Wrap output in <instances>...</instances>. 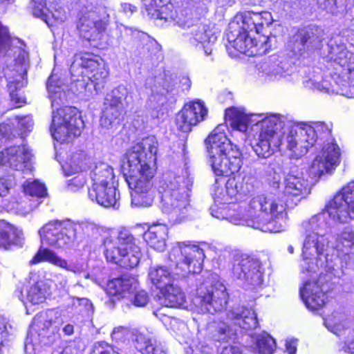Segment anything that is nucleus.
<instances>
[{
    "label": "nucleus",
    "instance_id": "nucleus-1",
    "mask_svg": "<svg viewBox=\"0 0 354 354\" xmlns=\"http://www.w3.org/2000/svg\"><path fill=\"white\" fill-rule=\"evenodd\" d=\"M354 219V181L348 183L326 205L319 213L304 221L301 225L304 236L301 266V298L310 310L321 308L330 290L332 267L328 259L332 223H346Z\"/></svg>",
    "mask_w": 354,
    "mask_h": 354
},
{
    "label": "nucleus",
    "instance_id": "nucleus-2",
    "mask_svg": "<svg viewBox=\"0 0 354 354\" xmlns=\"http://www.w3.org/2000/svg\"><path fill=\"white\" fill-rule=\"evenodd\" d=\"M283 119L280 114L270 113L260 121L261 131L252 146L259 157L267 158L277 151H288L290 158L299 159L318 145L322 150L312 161L309 175L317 178L335 169L341 153L332 137L331 123L297 122L282 131Z\"/></svg>",
    "mask_w": 354,
    "mask_h": 354
},
{
    "label": "nucleus",
    "instance_id": "nucleus-3",
    "mask_svg": "<svg viewBox=\"0 0 354 354\" xmlns=\"http://www.w3.org/2000/svg\"><path fill=\"white\" fill-rule=\"evenodd\" d=\"M158 148L156 138L148 136L129 147L122 158V171L134 207H149L153 202L152 178L156 169Z\"/></svg>",
    "mask_w": 354,
    "mask_h": 354
},
{
    "label": "nucleus",
    "instance_id": "nucleus-4",
    "mask_svg": "<svg viewBox=\"0 0 354 354\" xmlns=\"http://www.w3.org/2000/svg\"><path fill=\"white\" fill-rule=\"evenodd\" d=\"M273 21L272 14L268 11L253 12L245 10L239 12L230 22L226 32L228 44L227 51L231 48L249 57L266 53L275 41V37L261 36L259 43L256 41L251 33H260L264 26Z\"/></svg>",
    "mask_w": 354,
    "mask_h": 354
},
{
    "label": "nucleus",
    "instance_id": "nucleus-5",
    "mask_svg": "<svg viewBox=\"0 0 354 354\" xmlns=\"http://www.w3.org/2000/svg\"><path fill=\"white\" fill-rule=\"evenodd\" d=\"M327 60L333 63L337 72L330 81L323 80L319 69L313 71L304 81L306 87L326 93L354 97V55L342 42L330 40L328 44Z\"/></svg>",
    "mask_w": 354,
    "mask_h": 354
},
{
    "label": "nucleus",
    "instance_id": "nucleus-6",
    "mask_svg": "<svg viewBox=\"0 0 354 354\" xmlns=\"http://www.w3.org/2000/svg\"><path fill=\"white\" fill-rule=\"evenodd\" d=\"M46 88L53 109L51 135L61 143L70 142L81 134L83 121L77 109L64 106L68 100L69 93L66 91V86L57 76H50Z\"/></svg>",
    "mask_w": 354,
    "mask_h": 354
},
{
    "label": "nucleus",
    "instance_id": "nucleus-7",
    "mask_svg": "<svg viewBox=\"0 0 354 354\" xmlns=\"http://www.w3.org/2000/svg\"><path fill=\"white\" fill-rule=\"evenodd\" d=\"M7 54L3 74L8 82L11 101L16 107L26 104V98L20 92L27 84L26 78L30 66L29 54L19 40L10 43L8 29L0 22V53Z\"/></svg>",
    "mask_w": 354,
    "mask_h": 354
},
{
    "label": "nucleus",
    "instance_id": "nucleus-8",
    "mask_svg": "<svg viewBox=\"0 0 354 354\" xmlns=\"http://www.w3.org/2000/svg\"><path fill=\"white\" fill-rule=\"evenodd\" d=\"M169 258L176 263V269L180 272L173 274L164 266H151L149 270V279L160 290L175 284L176 276L185 277L189 274L200 273L205 254L203 250L198 245L181 242L171 249Z\"/></svg>",
    "mask_w": 354,
    "mask_h": 354
},
{
    "label": "nucleus",
    "instance_id": "nucleus-9",
    "mask_svg": "<svg viewBox=\"0 0 354 354\" xmlns=\"http://www.w3.org/2000/svg\"><path fill=\"white\" fill-rule=\"evenodd\" d=\"M285 207L274 196L258 195L249 202L247 214L243 219L229 215L226 220L236 225H246L264 232H280L286 227Z\"/></svg>",
    "mask_w": 354,
    "mask_h": 354
},
{
    "label": "nucleus",
    "instance_id": "nucleus-10",
    "mask_svg": "<svg viewBox=\"0 0 354 354\" xmlns=\"http://www.w3.org/2000/svg\"><path fill=\"white\" fill-rule=\"evenodd\" d=\"M71 88L73 93L89 96L92 88L96 91L104 87L108 71L93 55L79 54L74 56L71 65Z\"/></svg>",
    "mask_w": 354,
    "mask_h": 354
},
{
    "label": "nucleus",
    "instance_id": "nucleus-11",
    "mask_svg": "<svg viewBox=\"0 0 354 354\" xmlns=\"http://www.w3.org/2000/svg\"><path fill=\"white\" fill-rule=\"evenodd\" d=\"M242 165L241 153L237 147L227 138L223 140V176H230L225 183L226 196L224 199L228 203H233L239 193L248 194L253 191L255 178L251 174L241 177L234 175Z\"/></svg>",
    "mask_w": 354,
    "mask_h": 354
},
{
    "label": "nucleus",
    "instance_id": "nucleus-12",
    "mask_svg": "<svg viewBox=\"0 0 354 354\" xmlns=\"http://www.w3.org/2000/svg\"><path fill=\"white\" fill-rule=\"evenodd\" d=\"M138 242L126 229L111 232L103 241L106 260L127 269L136 267L142 257Z\"/></svg>",
    "mask_w": 354,
    "mask_h": 354
},
{
    "label": "nucleus",
    "instance_id": "nucleus-13",
    "mask_svg": "<svg viewBox=\"0 0 354 354\" xmlns=\"http://www.w3.org/2000/svg\"><path fill=\"white\" fill-rule=\"evenodd\" d=\"M79 229L88 237H94L100 233V229L92 223L77 224L71 221H52L39 229V234L42 244L65 249L73 245Z\"/></svg>",
    "mask_w": 354,
    "mask_h": 354
},
{
    "label": "nucleus",
    "instance_id": "nucleus-14",
    "mask_svg": "<svg viewBox=\"0 0 354 354\" xmlns=\"http://www.w3.org/2000/svg\"><path fill=\"white\" fill-rule=\"evenodd\" d=\"M224 268L240 280L245 288L254 289L263 281V270L261 262L247 255L241 254L236 250L225 248L223 251Z\"/></svg>",
    "mask_w": 354,
    "mask_h": 354
},
{
    "label": "nucleus",
    "instance_id": "nucleus-15",
    "mask_svg": "<svg viewBox=\"0 0 354 354\" xmlns=\"http://www.w3.org/2000/svg\"><path fill=\"white\" fill-rule=\"evenodd\" d=\"M183 177L169 174L160 183L158 191L160 194V208L168 215L171 224L182 221V214L189 205L188 194L185 187L181 183Z\"/></svg>",
    "mask_w": 354,
    "mask_h": 354
},
{
    "label": "nucleus",
    "instance_id": "nucleus-16",
    "mask_svg": "<svg viewBox=\"0 0 354 354\" xmlns=\"http://www.w3.org/2000/svg\"><path fill=\"white\" fill-rule=\"evenodd\" d=\"M209 157V163L216 176L214 183L210 187V194L214 204L210 207V214L213 217L219 218L221 215L219 205L221 204L220 176H221V129L217 126L205 140Z\"/></svg>",
    "mask_w": 354,
    "mask_h": 354
},
{
    "label": "nucleus",
    "instance_id": "nucleus-17",
    "mask_svg": "<svg viewBox=\"0 0 354 354\" xmlns=\"http://www.w3.org/2000/svg\"><path fill=\"white\" fill-rule=\"evenodd\" d=\"M97 0H79L82 16L78 28L82 37L88 41L100 39L107 26V21L100 19L96 12Z\"/></svg>",
    "mask_w": 354,
    "mask_h": 354
},
{
    "label": "nucleus",
    "instance_id": "nucleus-18",
    "mask_svg": "<svg viewBox=\"0 0 354 354\" xmlns=\"http://www.w3.org/2000/svg\"><path fill=\"white\" fill-rule=\"evenodd\" d=\"M138 280L133 277L123 276L109 281L107 283V292L113 296L128 298L136 307H144L149 302L147 292L143 290H138Z\"/></svg>",
    "mask_w": 354,
    "mask_h": 354
},
{
    "label": "nucleus",
    "instance_id": "nucleus-19",
    "mask_svg": "<svg viewBox=\"0 0 354 354\" xmlns=\"http://www.w3.org/2000/svg\"><path fill=\"white\" fill-rule=\"evenodd\" d=\"M324 38L323 30L310 26L299 30L288 42V47L295 54L301 53L306 48H317Z\"/></svg>",
    "mask_w": 354,
    "mask_h": 354
},
{
    "label": "nucleus",
    "instance_id": "nucleus-20",
    "mask_svg": "<svg viewBox=\"0 0 354 354\" xmlns=\"http://www.w3.org/2000/svg\"><path fill=\"white\" fill-rule=\"evenodd\" d=\"M207 110L199 100L186 104L177 114L176 123L178 129L183 132H189L193 126L205 119Z\"/></svg>",
    "mask_w": 354,
    "mask_h": 354
},
{
    "label": "nucleus",
    "instance_id": "nucleus-21",
    "mask_svg": "<svg viewBox=\"0 0 354 354\" xmlns=\"http://www.w3.org/2000/svg\"><path fill=\"white\" fill-rule=\"evenodd\" d=\"M31 157L27 146L10 147L0 153V167L6 166L19 171L30 170Z\"/></svg>",
    "mask_w": 354,
    "mask_h": 354
},
{
    "label": "nucleus",
    "instance_id": "nucleus-22",
    "mask_svg": "<svg viewBox=\"0 0 354 354\" xmlns=\"http://www.w3.org/2000/svg\"><path fill=\"white\" fill-rule=\"evenodd\" d=\"M284 194L297 204L310 192L308 180L301 172L291 171L284 179Z\"/></svg>",
    "mask_w": 354,
    "mask_h": 354
},
{
    "label": "nucleus",
    "instance_id": "nucleus-23",
    "mask_svg": "<svg viewBox=\"0 0 354 354\" xmlns=\"http://www.w3.org/2000/svg\"><path fill=\"white\" fill-rule=\"evenodd\" d=\"M270 114L247 115L242 109L231 107L225 110V121L227 125L230 126L233 129L244 133L247 131L250 123L255 122L261 129L260 121Z\"/></svg>",
    "mask_w": 354,
    "mask_h": 354
},
{
    "label": "nucleus",
    "instance_id": "nucleus-24",
    "mask_svg": "<svg viewBox=\"0 0 354 354\" xmlns=\"http://www.w3.org/2000/svg\"><path fill=\"white\" fill-rule=\"evenodd\" d=\"M89 198L104 207L119 206L120 194L115 184L91 186L88 192Z\"/></svg>",
    "mask_w": 354,
    "mask_h": 354
},
{
    "label": "nucleus",
    "instance_id": "nucleus-25",
    "mask_svg": "<svg viewBox=\"0 0 354 354\" xmlns=\"http://www.w3.org/2000/svg\"><path fill=\"white\" fill-rule=\"evenodd\" d=\"M226 317L244 330L255 328L258 326L257 314L252 309L245 308L243 306H230L229 302H225Z\"/></svg>",
    "mask_w": 354,
    "mask_h": 354
},
{
    "label": "nucleus",
    "instance_id": "nucleus-26",
    "mask_svg": "<svg viewBox=\"0 0 354 354\" xmlns=\"http://www.w3.org/2000/svg\"><path fill=\"white\" fill-rule=\"evenodd\" d=\"M115 94L118 91H111L104 99V109L100 118V124L104 128H109L118 120L121 114L122 102Z\"/></svg>",
    "mask_w": 354,
    "mask_h": 354
},
{
    "label": "nucleus",
    "instance_id": "nucleus-27",
    "mask_svg": "<svg viewBox=\"0 0 354 354\" xmlns=\"http://www.w3.org/2000/svg\"><path fill=\"white\" fill-rule=\"evenodd\" d=\"M25 238L21 230L0 220V248L10 250L12 246L21 247Z\"/></svg>",
    "mask_w": 354,
    "mask_h": 354
},
{
    "label": "nucleus",
    "instance_id": "nucleus-28",
    "mask_svg": "<svg viewBox=\"0 0 354 354\" xmlns=\"http://www.w3.org/2000/svg\"><path fill=\"white\" fill-rule=\"evenodd\" d=\"M136 348L141 354H166L161 343L147 331H136L134 334Z\"/></svg>",
    "mask_w": 354,
    "mask_h": 354
},
{
    "label": "nucleus",
    "instance_id": "nucleus-29",
    "mask_svg": "<svg viewBox=\"0 0 354 354\" xmlns=\"http://www.w3.org/2000/svg\"><path fill=\"white\" fill-rule=\"evenodd\" d=\"M168 228L166 225L156 223L150 226L143 234L144 240L154 250L162 252L166 248Z\"/></svg>",
    "mask_w": 354,
    "mask_h": 354
},
{
    "label": "nucleus",
    "instance_id": "nucleus-30",
    "mask_svg": "<svg viewBox=\"0 0 354 354\" xmlns=\"http://www.w3.org/2000/svg\"><path fill=\"white\" fill-rule=\"evenodd\" d=\"M171 86L167 81L160 77H156L154 84L151 87V93L149 96L147 105L151 109H160L167 102V93Z\"/></svg>",
    "mask_w": 354,
    "mask_h": 354
},
{
    "label": "nucleus",
    "instance_id": "nucleus-31",
    "mask_svg": "<svg viewBox=\"0 0 354 354\" xmlns=\"http://www.w3.org/2000/svg\"><path fill=\"white\" fill-rule=\"evenodd\" d=\"M173 8L169 0H151L147 7V12L151 18L164 23L173 19Z\"/></svg>",
    "mask_w": 354,
    "mask_h": 354
},
{
    "label": "nucleus",
    "instance_id": "nucleus-32",
    "mask_svg": "<svg viewBox=\"0 0 354 354\" xmlns=\"http://www.w3.org/2000/svg\"><path fill=\"white\" fill-rule=\"evenodd\" d=\"M158 300L166 307L180 308L184 306L185 297L180 288L174 284L160 290Z\"/></svg>",
    "mask_w": 354,
    "mask_h": 354
},
{
    "label": "nucleus",
    "instance_id": "nucleus-33",
    "mask_svg": "<svg viewBox=\"0 0 354 354\" xmlns=\"http://www.w3.org/2000/svg\"><path fill=\"white\" fill-rule=\"evenodd\" d=\"M42 261L50 263L68 271L75 272L74 266L68 265L67 261L58 256L55 251L40 247L30 261V263L36 264Z\"/></svg>",
    "mask_w": 354,
    "mask_h": 354
},
{
    "label": "nucleus",
    "instance_id": "nucleus-34",
    "mask_svg": "<svg viewBox=\"0 0 354 354\" xmlns=\"http://www.w3.org/2000/svg\"><path fill=\"white\" fill-rule=\"evenodd\" d=\"M92 186L115 184L113 168L105 162H98L90 173Z\"/></svg>",
    "mask_w": 354,
    "mask_h": 354
},
{
    "label": "nucleus",
    "instance_id": "nucleus-35",
    "mask_svg": "<svg viewBox=\"0 0 354 354\" xmlns=\"http://www.w3.org/2000/svg\"><path fill=\"white\" fill-rule=\"evenodd\" d=\"M86 167V157L82 151L71 153L62 165L66 176H70L84 170Z\"/></svg>",
    "mask_w": 354,
    "mask_h": 354
},
{
    "label": "nucleus",
    "instance_id": "nucleus-36",
    "mask_svg": "<svg viewBox=\"0 0 354 354\" xmlns=\"http://www.w3.org/2000/svg\"><path fill=\"white\" fill-rule=\"evenodd\" d=\"M216 40V37L205 25H200L193 28L192 37L189 39L190 43L198 48H205V44L214 43Z\"/></svg>",
    "mask_w": 354,
    "mask_h": 354
},
{
    "label": "nucleus",
    "instance_id": "nucleus-37",
    "mask_svg": "<svg viewBox=\"0 0 354 354\" xmlns=\"http://www.w3.org/2000/svg\"><path fill=\"white\" fill-rule=\"evenodd\" d=\"M35 322L41 324L43 328L50 330L52 333H56L59 330L63 323L60 313L57 310H48V311L40 314L35 319Z\"/></svg>",
    "mask_w": 354,
    "mask_h": 354
},
{
    "label": "nucleus",
    "instance_id": "nucleus-38",
    "mask_svg": "<svg viewBox=\"0 0 354 354\" xmlns=\"http://www.w3.org/2000/svg\"><path fill=\"white\" fill-rule=\"evenodd\" d=\"M346 320L345 313L342 310H337L328 315L324 319V323L329 331L339 335L346 328Z\"/></svg>",
    "mask_w": 354,
    "mask_h": 354
},
{
    "label": "nucleus",
    "instance_id": "nucleus-39",
    "mask_svg": "<svg viewBox=\"0 0 354 354\" xmlns=\"http://www.w3.org/2000/svg\"><path fill=\"white\" fill-rule=\"evenodd\" d=\"M280 64L281 62L276 63L272 62V59L266 61L259 65L258 68L259 74H261V77L269 80H275L284 77L286 75V72Z\"/></svg>",
    "mask_w": 354,
    "mask_h": 354
},
{
    "label": "nucleus",
    "instance_id": "nucleus-40",
    "mask_svg": "<svg viewBox=\"0 0 354 354\" xmlns=\"http://www.w3.org/2000/svg\"><path fill=\"white\" fill-rule=\"evenodd\" d=\"M254 348L259 354H272L276 348L274 339L267 333L262 332L252 336Z\"/></svg>",
    "mask_w": 354,
    "mask_h": 354
},
{
    "label": "nucleus",
    "instance_id": "nucleus-41",
    "mask_svg": "<svg viewBox=\"0 0 354 354\" xmlns=\"http://www.w3.org/2000/svg\"><path fill=\"white\" fill-rule=\"evenodd\" d=\"M50 295L48 286L43 281L37 282L27 292V300L32 304L43 303Z\"/></svg>",
    "mask_w": 354,
    "mask_h": 354
},
{
    "label": "nucleus",
    "instance_id": "nucleus-42",
    "mask_svg": "<svg viewBox=\"0 0 354 354\" xmlns=\"http://www.w3.org/2000/svg\"><path fill=\"white\" fill-rule=\"evenodd\" d=\"M32 12L34 16L40 17L46 21L48 26H53V23L50 17L52 16L55 21H62L63 18L59 17L55 13L49 12L46 7L45 0H32Z\"/></svg>",
    "mask_w": 354,
    "mask_h": 354
},
{
    "label": "nucleus",
    "instance_id": "nucleus-43",
    "mask_svg": "<svg viewBox=\"0 0 354 354\" xmlns=\"http://www.w3.org/2000/svg\"><path fill=\"white\" fill-rule=\"evenodd\" d=\"M23 188L24 193L31 196L42 198L47 195L45 185L37 180L27 181Z\"/></svg>",
    "mask_w": 354,
    "mask_h": 354
},
{
    "label": "nucleus",
    "instance_id": "nucleus-44",
    "mask_svg": "<svg viewBox=\"0 0 354 354\" xmlns=\"http://www.w3.org/2000/svg\"><path fill=\"white\" fill-rule=\"evenodd\" d=\"M201 310L205 313L214 314L221 310V304L218 301L214 300L213 293H209L207 296L201 299Z\"/></svg>",
    "mask_w": 354,
    "mask_h": 354
},
{
    "label": "nucleus",
    "instance_id": "nucleus-45",
    "mask_svg": "<svg viewBox=\"0 0 354 354\" xmlns=\"http://www.w3.org/2000/svg\"><path fill=\"white\" fill-rule=\"evenodd\" d=\"M13 334V329L5 318H0V346L10 339Z\"/></svg>",
    "mask_w": 354,
    "mask_h": 354
},
{
    "label": "nucleus",
    "instance_id": "nucleus-46",
    "mask_svg": "<svg viewBox=\"0 0 354 354\" xmlns=\"http://www.w3.org/2000/svg\"><path fill=\"white\" fill-rule=\"evenodd\" d=\"M93 352V354H119L114 346L105 342L95 343Z\"/></svg>",
    "mask_w": 354,
    "mask_h": 354
},
{
    "label": "nucleus",
    "instance_id": "nucleus-47",
    "mask_svg": "<svg viewBox=\"0 0 354 354\" xmlns=\"http://www.w3.org/2000/svg\"><path fill=\"white\" fill-rule=\"evenodd\" d=\"M86 184V177L83 174H78L76 176L67 182L68 189L72 192H77L84 187Z\"/></svg>",
    "mask_w": 354,
    "mask_h": 354
},
{
    "label": "nucleus",
    "instance_id": "nucleus-48",
    "mask_svg": "<svg viewBox=\"0 0 354 354\" xmlns=\"http://www.w3.org/2000/svg\"><path fill=\"white\" fill-rule=\"evenodd\" d=\"M339 348L348 354H354V329L350 330L346 339L339 344Z\"/></svg>",
    "mask_w": 354,
    "mask_h": 354
},
{
    "label": "nucleus",
    "instance_id": "nucleus-49",
    "mask_svg": "<svg viewBox=\"0 0 354 354\" xmlns=\"http://www.w3.org/2000/svg\"><path fill=\"white\" fill-rule=\"evenodd\" d=\"M17 120H18V127L22 133L30 131L32 129L34 122L30 115L17 117Z\"/></svg>",
    "mask_w": 354,
    "mask_h": 354
},
{
    "label": "nucleus",
    "instance_id": "nucleus-50",
    "mask_svg": "<svg viewBox=\"0 0 354 354\" xmlns=\"http://www.w3.org/2000/svg\"><path fill=\"white\" fill-rule=\"evenodd\" d=\"M13 185V178L11 176H0V196H6Z\"/></svg>",
    "mask_w": 354,
    "mask_h": 354
},
{
    "label": "nucleus",
    "instance_id": "nucleus-51",
    "mask_svg": "<svg viewBox=\"0 0 354 354\" xmlns=\"http://www.w3.org/2000/svg\"><path fill=\"white\" fill-rule=\"evenodd\" d=\"M112 91H118L119 94H115L117 95L118 98L122 102H126L127 103H129V101L128 100V89L124 86H119L117 88H115Z\"/></svg>",
    "mask_w": 354,
    "mask_h": 354
},
{
    "label": "nucleus",
    "instance_id": "nucleus-52",
    "mask_svg": "<svg viewBox=\"0 0 354 354\" xmlns=\"http://www.w3.org/2000/svg\"><path fill=\"white\" fill-rule=\"evenodd\" d=\"M223 354H243L241 348L239 346L230 345L223 348Z\"/></svg>",
    "mask_w": 354,
    "mask_h": 354
},
{
    "label": "nucleus",
    "instance_id": "nucleus-53",
    "mask_svg": "<svg viewBox=\"0 0 354 354\" xmlns=\"http://www.w3.org/2000/svg\"><path fill=\"white\" fill-rule=\"evenodd\" d=\"M286 349L288 354H295L297 351V339H287Z\"/></svg>",
    "mask_w": 354,
    "mask_h": 354
},
{
    "label": "nucleus",
    "instance_id": "nucleus-54",
    "mask_svg": "<svg viewBox=\"0 0 354 354\" xmlns=\"http://www.w3.org/2000/svg\"><path fill=\"white\" fill-rule=\"evenodd\" d=\"M126 330L127 329L122 326L115 328L111 333V337L113 339H120L122 337Z\"/></svg>",
    "mask_w": 354,
    "mask_h": 354
},
{
    "label": "nucleus",
    "instance_id": "nucleus-55",
    "mask_svg": "<svg viewBox=\"0 0 354 354\" xmlns=\"http://www.w3.org/2000/svg\"><path fill=\"white\" fill-rule=\"evenodd\" d=\"M11 130V127L9 124H0V136L3 137L10 138V131Z\"/></svg>",
    "mask_w": 354,
    "mask_h": 354
},
{
    "label": "nucleus",
    "instance_id": "nucleus-56",
    "mask_svg": "<svg viewBox=\"0 0 354 354\" xmlns=\"http://www.w3.org/2000/svg\"><path fill=\"white\" fill-rule=\"evenodd\" d=\"M224 335H225V337H223V341L224 339H225L227 337L229 338V339L231 340L234 344L235 343V340L236 339V330L230 328V327L227 326V332Z\"/></svg>",
    "mask_w": 354,
    "mask_h": 354
},
{
    "label": "nucleus",
    "instance_id": "nucleus-57",
    "mask_svg": "<svg viewBox=\"0 0 354 354\" xmlns=\"http://www.w3.org/2000/svg\"><path fill=\"white\" fill-rule=\"evenodd\" d=\"M322 4L324 3L323 8L326 10H332L335 5L336 0H318Z\"/></svg>",
    "mask_w": 354,
    "mask_h": 354
},
{
    "label": "nucleus",
    "instance_id": "nucleus-58",
    "mask_svg": "<svg viewBox=\"0 0 354 354\" xmlns=\"http://www.w3.org/2000/svg\"><path fill=\"white\" fill-rule=\"evenodd\" d=\"M59 354H77V350L75 346L71 345L66 347Z\"/></svg>",
    "mask_w": 354,
    "mask_h": 354
},
{
    "label": "nucleus",
    "instance_id": "nucleus-59",
    "mask_svg": "<svg viewBox=\"0 0 354 354\" xmlns=\"http://www.w3.org/2000/svg\"><path fill=\"white\" fill-rule=\"evenodd\" d=\"M34 350L33 345L28 337L25 342V352L26 354H31L32 351Z\"/></svg>",
    "mask_w": 354,
    "mask_h": 354
},
{
    "label": "nucleus",
    "instance_id": "nucleus-60",
    "mask_svg": "<svg viewBox=\"0 0 354 354\" xmlns=\"http://www.w3.org/2000/svg\"><path fill=\"white\" fill-rule=\"evenodd\" d=\"M180 82L185 86V89L188 90L191 87V81L188 77H183Z\"/></svg>",
    "mask_w": 354,
    "mask_h": 354
},
{
    "label": "nucleus",
    "instance_id": "nucleus-61",
    "mask_svg": "<svg viewBox=\"0 0 354 354\" xmlns=\"http://www.w3.org/2000/svg\"><path fill=\"white\" fill-rule=\"evenodd\" d=\"M63 331L66 335H71L73 333L74 327L71 324H67L64 327Z\"/></svg>",
    "mask_w": 354,
    "mask_h": 354
},
{
    "label": "nucleus",
    "instance_id": "nucleus-62",
    "mask_svg": "<svg viewBox=\"0 0 354 354\" xmlns=\"http://www.w3.org/2000/svg\"><path fill=\"white\" fill-rule=\"evenodd\" d=\"M17 292L19 293L18 297L21 301H24V296L22 293V291L18 290Z\"/></svg>",
    "mask_w": 354,
    "mask_h": 354
},
{
    "label": "nucleus",
    "instance_id": "nucleus-63",
    "mask_svg": "<svg viewBox=\"0 0 354 354\" xmlns=\"http://www.w3.org/2000/svg\"><path fill=\"white\" fill-rule=\"evenodd\" d=\"M80 300L85 306L88 305V304L89 303L88 299H87L86 298H82V299H81Z\"/></svg>",
    "mask_w": 354,
    "mask_h": 354
},
{
    "label": "nucleus",
    "instance_id": "nucleus-64",
    "mask_svg": "<svg viewBox=\"0 0 354 354\" xmlns=\"http://www.w3.org/2000/svg\"><path fill=\"white\" fill-rule=\"evenodd\" d=\"M187 354H198V353H194V350L192 348H189L186 351Z\"/></svg>",
    "mask_w": 354,
    "mask_h": 354
}]
</instances>
